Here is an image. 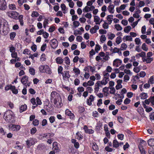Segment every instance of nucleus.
<instances>
[{
  "instance_id": "1",
  "label": "nucleus",
  "mask_w": 154,
  "mask_h": 154,
  "mask_svg": "<svg viewBox=\"0 0 154 154\" xmlns=\"http://www.w3.org/2000/svg\"><path fill=\"white\" fill-rule=\"evenodd\" d=\"M10 29L8 22L5 20L0 21V32L2 31V35L5 36L7 35Z\"/></svg>"
},
{
  "instance_id": "2",
  "label": "nucleus",
  "mask_w": 154,
  "mask_h": 154,
  "mask_svg": "<svg viewBox=\"0 0 154 154\" xmlns=\"http://www.w3.org/2000/svg\"><path fill=\"white\" fill-rule=\"evenodd\" d=\"M14 113L11 110H8L6 111L4 115V118L8 122H11V119L13 117Z\"/></svg>"
},
{
  "instance_id": "3",
  "label": "nucleus",
  "mask_w": 154,
  "mask_h": 154,
  "mask_svg": "<svg viewBox=\"0 0 154 154\" xmlns=\"http://www.w3.org/2000/svg\"><path fill=\"white\" fill-rule=\"evenodd\" d=\"M53 101L55 105V107L57 108H60L63 105L62 99L60 96L56 97L53 100Z\"/></svg>"
},
{
  "instance_id": "4",
  "label": "nucleus",
  "mask_w": 154,
  "mask_h": 154,
  "mask_svg": "<svg viewBox=\"0 0 154 154\" xmlns=\"http://www.w3.org/2000/svg\"><path fill=\"white\" fill-rule=\"evenodd\" d=\"M6 14L8 17L13 19H16L17 18L19 14L15 11H12L7 12Z\"/></svg>"
},
{
  "instance_id": "5",
  "label": "nucleus",
  "mask_w": 154,
  "mask_h": 154,
  "mask_svg": "<svg viewBox=\"0 0 154 154\" xmlns=\"http://www.w3.org/2000/svg\"><path fill=\"white\" fill-rule=\"evenodd\" d=\"M36 139L33 138H30L26 141V144L28 148L30 147L35 143V140Z\"/></svg>"
},
{
  "instance_id": "6",
  "label": "nucleus",
  "mask_w": 154,
  "mask_h": 154,
  "mask_svg": "<svg viewBox=\"0 0 154 154\" xmlns=\"http://www.w3.org/2000/svg\"><path fill=\"white\" fill-rule=\"evenodd\" d=\"M9 128L13 131H17L20 129L21 127L19 125L11 124L9 126Z\"/></svg>"
},
{
  "instance_id": "7",
  "label": "nucleus",
  "mask_w": 154,
  "mask_h": 154,
  "mask_svg": "<svg viewBox=\"0 0 154 154\" xmlns=\"http://www.w3.org/2000/svg\"><path fill=\"white\" fill-rule=\"evenodd\" d=\"M7 8V3L5 0H0V10H5Z\"/></svg>"
},
{
  "instance_id": "8",
  "label": "nucleus",
  "mask_w": 154,
  "mask_h": 154,
  "mask_svg": "<svg viewBox=\"0 0 154 154\" xmlns=\"http://www.w3.org/2000/svg\"><path fill=\"white\" fill-rule=\"evenodd\" d=\"M50 44L52 48L54 49L56 48L58 45V42L56 39H53L51 40Z\"/></svg>"
},
{
  "instance_id": "9",
  "label": "nucleus",
  "mask_w": 154,
  "mask_h": 154,
  "mask_svg": "<svg viewBox=\"0 0 154 154\" xmlns=\"http://www.w3.org/2000/svg\"><path fill=\"white\" fill-rule=\"evenodd\" d=\"M59 94L57 93L56 91H53L51 93L50 101L51 103L53 102V100L56 98V97H60Z\"/></svg>"
},
{
  "instance_id": "10",
  "label": "nucleus",
  "mask_w": 154,
  "mask_h": 154,
  "mask_svg": "<svg viewBox=\"0 0 154 154\" xmlns=\"http://www.w3.org/2000/svg\"><path fill=\"white\" fill-rule=\"evenodd\" d=\"M54 134L53 133H47L43 134L42 137L43 138H46L48 140L52 138L54 136Z\"/></svg>"
},
{
  "instance_id": "11",
  "label": "nucleus",
  "mask_w": 154,
  "mask_h": 154,
  "mask_svg": "<svg viewBox=\"0 0 154 154\" xmlns=\"http://www.w3.org/2000/svg\"><path fill=\"white\" fill-rule=\"evenodd\" d=\"M65 113L66 115L69 116L71 119H72L74 117V114L72 113L68 109H66L65 111Z\"/></svg>"
},
{
  "instance_id": "12",
  "label": "nucleus",
  "mask_w": 154,
  "mask_h": 154,
  "mask_svg": "<svg viewBox=\"0 0 154 154\" xmlns=\"http://www.w3.org/2000/svg\"><path fill=\"white\" fill-rule=\"evenodd\" d=\"M119 65L121 64L122 63V61L119 59H116L113 61V64L114 66L118 67L119 66Z\"/></svg>"
},
{
  "instance_id": "13",
  "label": "nucleus",
  "mask_w": 154,
  "mask_h": 154,
  "mask_svg": "<svg viewBox=\"0 0 154 154\" xmlns=\"http://www.w3.org/2000/svg\"><path fill=\"white\" fill-rule=\"evenodd\" d=\"M83 129L84 130L86 133L92 134L94 133V131L92 129H88V127L86 125H85Z\"/></svg>"
},
{
  "instance_id": "14",
  "label": "nucleus",
  "mask_w": 154,
  "mask_h": 154,
  "mask_svg": "<svg viewBox=\"0 0 154 154\" xmlns=\"http://www.w3.org/2000/svg\"><path fill=\"white\" fill-rule=\"evenodd\" d=\"M28 77L26 75L23 76L21 79V81L23 85H26L28 81Z\"/></svg>"
},
{
  "instance_id": "15",
  "label": "nucleus",
  "mask_w": 154,
  "mask_h": 154,
  "mask_svg": "<svg viewBox=\"0 0 154 154\" xmlns=\"http://www.w3.org/2000/svg\"><path fill=\"white\" fill-rule=\"evenodd\" d=\"M109 81V77H104L103 80L100 82V83L102 85H105Z\"/></svg>"
},
{
  "instance_id": "16",
  "label": "nucleus",
  "mask_w": 154,
  "mask_h": 154,
  "mask_svg": "<svg viewBox=\"0 0 154 154\" xmlns=\"http://www.w3.org/2000/svg\"><path fill=\"white\" fill-rule=\"evenodd\" d=\"M27 108V105L24 104V105H22L20 107V113L26 110Z\"/></svg>"
},
{
  "instance_id": "17",
  "label": "nucleus",
  "mask_w": 154,
  "mask_h": 154,
  "mask_svg": "<svg viewBox=\"0 0 154 154\" xmlns=\"http://www.w3.org/2000/svg\"><path fill=\"white\" fill-rule=\"evenodd\" d=\"M114 5H110L108 7V10L110 13L113 14L114 13Z\"/></svg>"
},
{
  "instance_id": "18",
  "label": "nucleus",
  "mask_w": 154,
  "mask_h": 154,
  "mask_svg": "<svg viewBox=\"0 0 154 154\" xmlns=\"http://www.w3.org/2000/svg\"><path fill=\"white\" fill-rule=\"evenodd\" d=\"M62 76L63 78H65L66 79H68L71 76L69 74V71L67 70L64 71L63 75H62Z\"/></svg>"
},
{
  "instance_id": "19",
  "label": "nucleus",
  "mask_w": 154,
  "mask_h": 154,
  "mask_svg": "<svg viewBox=\"0 0 154 154\" xmlns=\"http://www.w3.org/2000/svg\"><path fill=\"white\" fill-rule=\"evenodd\" d=\"M139 149L141 154H146L145 151L141 144H139L138 146Z\"/></svg>"
},
{
  "instance_id": "20",
  "label": "nucleus",
  "mask_w": 154,
  "mask_h": 154,
  "mask_svg": "<svg viewBox=\"0 0 154 154\" xmlns=\"http://www.w3.org/2000/svg\"><path fill=\"white\" fill-rule=\"evenodd\" d=\"M100 85H99V81H97L95 85L94 92L97 93L99 89Z\"/></svg>"
},
{
  "instance_id": "21",
  "label": "nucleus",
  "mask_w": 154,
  "mask_h": 154,
  "mask_svg": "<svg viewBox=\"0 0 154 154\" xmlns=\"http://www.w3.org/2000/svg\"><path fill=\"white\" fill-rule=\"evenodd\" d=\"M102 126V123L99 121L97 123V125L96 126V129L97 131H99L100 129V128Z\"/></svg>"
},
{
  "instance_id": "22",
  "label": "nucleus",
  "mask_w": 154,
  "mask_h": 154,
  "mask_svg": "<svg viewBox=\"0 0 154 154\" xmlns=\"http://www.w3.org/2000/svg\"><path fill=\"white\" fill-rule=\"evenodd\" d=\"M56 63L59 64H62L63 62V59L60 57H57L56 59Z\"/></svg>"
},
{
  "instance_id": "23",
  "label": "nucleus",
  "mask_w": 154,
  "mask_h": 154,
  "mask_svg": "<svg viewBox=\"0 0 154 154\" xmlns=\"http://www.w3.org/2000/svg\"><path fill=\"white\" fill-rule=\"evenodd\" d=\"M100 18L97 16H94V21L96 23V24L100 25V22H99Z\"/></svg>"
},
{
  "instance_id": "24",
  "label": "nucleus",
  "mask_w": 154,
  "mask_h": 154,
  "mask_svg": "<svg viewBox=\"0 0 154 154\" xmlns=\"http://www.w3.org/2000/svg\"><path fill=\"white\" fill-rule=\"evenodd\" d=\"M112 144L113 147L117 148L119 146V143L116 140H113Z\"/></svg>"
},
{
  "instance_id": "25",
  "label": "nucleus",
  "mask_w": 154,
  "mask_h": 154,
  "mask_svg": "<svg viewBox=\"0 0 154 154\" xmlns=\"http://www.w3.org/2000/svg\"><path fill=\"white\" fill-rule=\"evenodd\" d=\"M75 138L79 140H81L83 138V136L79 132H77L76 134Z\"/></svg>"
},
{
  "instance_id": "26",
  "label": "nucleus",
  "mask_w": 154,
  "mask_h": 154,
  "mask_svg": "<svg viewBox=\"0 0 154 154\" xmlns=\"http://www.w3.org/2000/svg\"><path fill=\"white\" fill-rule=\"evenodd\" d=\"M46 67V65H41L39 67V71L42 73L45 72V69Z\"/></svg>"
},
{
  "instance_id": "27",
  "label": "nucleus",
  "mask_w": 154,
  "mask_h": 154,
  "mask_svg": "<svg viewBox=\"0 0 154 154\" xmlns=\"http://www.w3.org/2000/svg\"><path fill=\"white\" fill-rule=\"evenodd\" d=\"M140 97L142 99H145L148 97L147 93L143 92L141 93L140 95Z\"/></svg>"
},
{
  "instance_id": "28",
  "label": "nucleus",
  "mask_w": 154,
  "mask_h": 154,
  "mask_svg": "<svg viewBox=\"0 0 154 154\" xmlns=\"http://www.w3.org/2000/svg\"><path fill=\"white\" fill-rule=\"evenodd\" d=\"M122 39L123 40H126V41H132V38L131 37V36L129 35L124 36L123 38Z\"/></svg>"
},
{
  "instance_id": "29",
  "label": "nucleus",
  "mask_w": 154,
  "mask_h": 154,
  "mask_svg": "<svg viewBox=\"0 0 154 154\" xmlns=\"http://www.w3.org/2000/svg\"><path fill=\"white\" fill-rule=\"evenodd\" d=\"M143 62H146V63H150L152 61H153V59L152 58L148 57L146 59H143Z\"/></svg>"
},
{
  "instance_id": "30",
  "label": "nucleus",
  "mask_w": 154,
  "mask_h": 154,
  "mask_svg": "<svg viewBox=\"0 0 154 154\" xmlns=\"http://www.w3.org/2000/svg\"><path fill=\"white\" fill-rule=\"evenodd\" d=\"M73 70L74 72L75 73L76 75H79L80 74V71L78 68H77L75 67H74L73 69Z\"/></svg>"
},
{
  "instance_id": "31",
  "label": "nucleus",
  "mask_w": 154,
  "mask_h": 154,
  "mask_svg": "<svg viewBox=\"0 0 154 154\" xmlns=\"http://www.w3.org/2000/svg\"><path fill=\"white\" fill-rule=\"evenodd\" d=\"M148 143L150 146H154V139H150L148 140Z\"/></svg>"
},
{
  "instance_id": "32",
  "label": "nucleus",
  "mask_w": 154,
  "mask_h": 154,
  "mask_svg": "<svg viewBox=\"0 0 154 154\" xmlns=\"http://www.w3.org/2000/svg\"><path fill=\"white\" fill-rule=\"evenodd\" d=\"M53 149L54 150H57L58 149L57 143L56 142L53 143L52 144Z\"/></svg>"
},
{
  "instance_id": "33",
  "label": "nucleus",
  "mask_w": 154,
  "mask_h": 154,
  "mask_svg": "<svg viewBox=\"0 0 154 154\" xmlns=\"http://www.w3.org/2000/svg\"><path fill=\"white\" fill-rule=\"evenodd\" d=\"M113 15H110L108 16L107 17V19L109 22V24H110L112 23L113 19Z\"/></svg>"
},
{
  "instance_id": "34",
  "label": "nucleus",
  "mask_w": 154,
  "mask_h": 154,
  "mask_svg": "<svg viewBox=\"0 0 154 154\" xmlns=\"http://www.w3.org/2000/svg\"><path fill=\"white\" fill-rule=\"evenodd\" d=\"M45 72H46L47 74H50L51 73V70L49 68V66L48 65H46V67L45 69Z\"/></svg>"
},
{
  "instance_id": "35",
  "label": "nucleus",
  "mask_w": 154,
  "mask_h": 154,
  "mask_svg": "<svg viewBox=\"0 0 154 154\" xmlns=\"http://www.w3.org/2000/svg\"><path fill=\"white\" fill-rule=\"evenodd\" d=\"M23 15H20L18 16V19L19 20L20 24L21 26H23Z\"/></svg>"
},
{
  "instance_id": "36",
  "label": "nucleus",
  "mask_w": 154,
  "mask_h": 154,
  "mask_svg": "<svg viewBox=\"0 0 154 154\" xmlns=\"http://www.w3.org/2000/svg\"><path fill=\"white\" fill-rule=\"evenodd\" d=\"M131 28L130 26H127L125 27L124 29V31L125 32L128 33L129 32L131 29Z\"/></svg>"
},
{
  "instance_id": "37",
  "label": "nucleus",
  "mask_w": 154,
  "mask_h": 154,
  "mask_svg": "<svg viewBox=\"0 0 154 154\" xmlns=\"http://www.w3.org/2000/svg\"><path fill=\"white\" fill-rule=\"evenodd\" d=\"M92 148L94 151H97L98 149V146L95 143H92Z\"/></svg>"
},
{
  "instance_id": "38",
  "label": "nucleus",
  "mask_w": 154,
  "mask_h": 154,
  "mask_svg": "<svg viewBox=\"0 0 154 154\" xmlns=\"http://www.w3.org/2000/svg\"><path fill=\"white\" fill-rule=\"evenodd\" d=\"M16 33L15 32H12L10 33V37L11 40H14V38L16 36Z\"/></svg>"
},
{
  "instance_id": "39",
  "label": "nucleus",
  "mask_w": 154,
  "mask_h": 154,
  "mask_svg": "<svg viewBox=\"0 0 154 154\" xmlns=\"http://www.w3.org/2000/svg\"><path fill=\"white\" fill-rule=\"evenodd\" d=\"M39 15L38 13L36 11H33L32 13L31 16L33 17H35Z\"/></svg>"
},
{
  "instance_id": "40",
  "label": "nucleus",
  "mask_w": 154,
  "mask_h": 154,
  "mask_svg": "<svg viewBox=\"0 0 154 154\" xmlns=\"http://www.w3.org/2000/svg\"><path fill=\"white\" fill-rule=\"evenodd\" d=\"M116 42L117 44H119L122 42V37L120 36L118 37L116 39Z\"/></svg>"
},
{
  "instance_id": "41",
  "label": "nucleus",
  "mask_w": 154,
  "mask_h": 154,
  "mask_svg": "<svg viewBox=\"0 0 154 154\" xmlns=\"http://www.w3.org/2000/svg\"><path fill=\"white\" fill-rule=\"evenodd\" d=\"M63 69V67L61 66H59L58 69V72L59 74L60 73L62 75H63V73L62 72Z\"/></svg>"
},
{
  "instance_id": "42",
  "label": "nucleus",
  "mask_w": 154,
  "mask_h": 154,
  "mask_svg": "<svg viewBox=\"0 0 154 154\" xmlns=\"http://www.w3.org/2000/svg\"><path fill=\"white\" fill-rule=\"evenodd\" d=\"M115 26L116 29L118 31L121 30L122 29V27L119 24H116Z\"/></svg>"
},
{
  "instance_id": "43",
  "label": "nucleus",
  "mask_w": 154,
  "mask_h": 154,
  "mask_svg": "<svg viewBox=\"0 0 154 154\" xmlns=\"http://www.w3.org/2000/svg\"><path fill=\"white\" fill-rule=\"evenodd\" d=\"M127 47V45L125 43H122L121 46V49L122 50H125Z\"/></svg>"
},
{
  "instance_id": "44",
  "label": "nucleus",
  "mask_w": 154,
  "mask_h": 154,
  "mask_svg": "<svg viewBox=\"0 0 154 154\" xmlns=\"http://www.w3.org/2000/svg\"><path fill=\"white\" fill-rule=\"evenodd\" d=\"M29 72L30 74L34 75L35 74V70L33 68H30L29 69Z\"/></svg>"
},
{
  "instance_id": "45",
  "label": "nucleus",
  "mask_w": 154,
  "mask_h": 154,
  "mask_svg": "<svg viewBox=\"0 0 154 154\" xmlns=\"http://www.w3.org/2000/svg\"><path fill=\"white\" fill-rule=\"evenodd\" d=\"M9 8L11 10H15L16 9L15 5L14 4L9 5Z\"/></svg>"
},
{
  "instance_id": "46",
  "label": "nucleus",
  "mask_w": 154,
  "mask_h": 154,
  "mask_svg": "<svg viewBox=\"0 0 154 154\" xmlns=\"http://www.w3.org/2000/svg\"><path fill=\"white\" fill-rule=\"evenodd\" d=\"M49 20L45 18L43 22V27L44 28L46 27V26L48 23Z\"/></svg>"
},
{
  "instance_id": "47",
  "label": "nucleus",
  "mask_w": 154,
  "mask_h": 154,
  "mask_svg": "<svg viewBox=\"0 0 154 154\" xmlns=\"http://www.w3.org/2000/svg\"><path fill=\"white\" fill-rule=\"evenodd\" d=\"M142 48L143 50L146 51L148 50V48L146 47V45L145 43H144L142 44Z\"/></svg>"
},
{
  "instance_id": "48",
  "label": "nucleus",
  "mask_w": 154,
  "mask_h": 154,
  "mask_svg": "<svg viewBox=\"0 0 154 154\" xmlns=\"http://www.w3.org/2000/svg\"><path fill=\"white\" fill-rule=\"evenodd\" d=\"M65 59V63L68 65H69L70 64V62L69 57H66Z\"/></svg>"
},
{
  "instance_id": "49",
  "label": "nucleus",
  "mask_w": 154,
  "mask_h": 154,
  "mask_svg": "<svg viewBox=\"0 0 154 154\" xmlns=\"http://www.w3.org/2000/svg\"><path fill=\"white\" fill-rule=\"evenodd\" d=\"M109 53H108V54H106V55H105V56H104V57L103 58V60H102V61H103V62H105L106 60H108L109 59Z\"/></svg>"
},
{
  "instance_id": "50",
  "label": "nucleus",
  "mask_w": 154,
  "mask_h": 154,
  "mask_svg": "<svg viewBox=\"0 0 154 154\" xmlns=\"http://www.w3.org/2000/svg\"><path fill=\"white\" fill-rule=\"evenodd\" d=\"M106 38L105 35H103L101 36L100 38V41L102 43H103L106 40Z\"/></svg>"
},
{
  "instance_id": "51",
  "label": "nucleus",
  "mask_w": 154,
  "mask_h": 154,
  "mask_svg": "<svg viewBox=\"0 0 154 154\" xmlns=\"http://www.w3.org/2000/svg\"><path fill=\"white\" fill-rule=\"evenodd\" d=\"M36 101L37 103L36 104L37 105H41L42 104V102L39 99V98L38 97L36 98Z\"/></svg>"
},
{
  "instance_id": "52",
  "label": "nucleus",
  "mask_w": 154,
  "mask_h": 154,
  "mask_svg": "<svg viewBox=\"0 0 154 154\" xmlns=\"http://www.w3.org/2000/svg\"><path fill=\"white\" fill-rule=\"evenodd\" d=\"M37 131L36 129L35 128L33 127L30 130V133L32 134H35Z\"/></svg>"
},
{
  "instance_id": "53",
  "label": "nucleus",
  "mask_w": 154,
  "mask_h": 154,
  "mask_svg": "<svg viewBox=\"0 0 154 154\" xmlns=\"http://www.w3.org/2000/svg\"><path fill=\"white\" fill-rule=\"evenodd\" d=\"M32 123L33 125L35 126L38 125L39 124V121L38 119H35L33 121Z\"/></svg>"
},
{
  "instance_id": "54",
  "label": "nucleus",
  "mask_w": 154,
  "mask_h": 154,
  "mask_svg": "<svg viewBox=\"0 0 154 154\" xmlns=\"http://www.w3.org/2000/svg\"><path fill=\"white\" fill-rule=\"evenodd\" d=\"M46 46H47L46 44V43L44 44L41 47V50L42 51H44L45 50V49H46Z\"/></svg>"
},
{
  "instance_id": "55",
  "label": "nucleus",
  "mask_w": 154,
  "mask_h": 154,
  "mask_svg": "<svg viewBox=\"0 0 154 154\" xmlns=\"http://www.w3.org/2000/svg\"><path fill=\"white\" fill-rule=\"evenodd\" d=\"M49 120L50 123H52L55 121V117L54 116H51L49 118Z\"/></svg>"
},
{
  "instance_id": "56",
  "label": "nucleus",
  "mask_w": 154,
  "mask_h": 154,
  "mask_svg": "<svg viewBox=\"0 0 154 154\" xmlns=\"http://www.w3.org/2000/svg\"><path fill=\"white\" fill-rule=\"evenodd\" d=\"M117 137L119 139L122 140L124 139V135L122 134H119L117 135Z\"/></svg>"
},
{
  "instance_id": "57",
  "label": "nucleus",
  "mask_w": 154,
  "mask_h": 154,
  "mask_svg": "<svg viewBox=\"0 0 154 154\" xmlns=\"http://www.w3.org/2000/svg\"><path fill=\"white\" fill-rule=\"evenodd\" d=\"M45 54L43 53L41 55L40 59L42 61H44L45 60L46 58L45 57Z\"/></svg>"
},
{
  "instance_id": "58",
  "label": "nucleus",
  "mask_w": 154,
  "mask_h": 154,
  "mask_svg": "<svg viewBox=\"0 0 154 154\" xmlns=\"http://www.w3.org/2000/svg\"><path fill=\"white\" fill-rule=\"evenodd\" d=\"M79 22L77 21H75L73 22V25L75 28L78 27L79 25Z\"/></svg>"
},
{
  "instance_id": "59",
  "label": "nucleus",
  "mask_w": 154,
  "mask_h": 154,
  "mask_svg": "<svg viewBox=\"0 0 154 154\" xmlns=\"http://www.w3.org/2000/svg\"><path fill=\"white\" fill-rule=\"evenodd\" d=\"M90 11L91 9H90V8L87 6H85V8L83 9V12H88Z\"/></svg>"
},
{
  "instance_id": "60",
  "label": "nucleus",
  "mask_w": 154,
  "mask_h": 154,
  "mask_svg": "<svg viewBox=\"0 0 154 154\" xmlns=\"http://www.w3.org/2000/svg\"><path fill=\"white\" fill-rule=\"evenodd\" d=\"M137 55H139L140 57H145L146 53L142 51L140 53L137 54Z\"/></svg>"
},
{
  "instance_id": "61",
  "label": "nucleus",
  "mask_w": 154,
  "mask_h": 154,
  "mask_svg": "<svg viewBox=\"0 0 154 154\" xmlns=\"http://www.w3.org/2000/svg\"><path fill=\"white\" fill-rule=\"evenodd\" d=\"M110 94H114L116 91V90L114 87H111L110 88Z\"/></svg>"
},
{
  "instance_id": "62",
  "label": "nucleus",
  "mask_w": 154,
  "mask_h": 154,
  "mask_svg": "<svg viewBox=\"0 0 154 154\" xmlns=\"http://www.w3.org/2000/svg\"><path fill=\"white\" fill-rule=\"evenodd\" d=\"M146 27L145 25L143 26L141 28V32L142 34L146 33Z\"/></svg>"
},
{
  "instance_id": "63",
  "label": "nucleus",
  "mask_w": 154,
  "mask_h": 154,
  "mask_svg": "<svg viewBox=\"0 0 154 154\" xmlns=\"http://www.w3.org/2000/svg\"><path fill=\"white\" fill-rule=\"evenodd\" d=\"M29 93L31 94H35L36 93L35 91L32 88H30L29 89Z\"/></svg>"
},
{
  "instance_id": "64",
  "label": "nucleus",
  "mask_w": 154,
  "mask_h": 154,
  "mask_svg": "<svg viewBox=\"0 0 154 154\" xmlns=\"http://www.w3.org/2000/svg\"><path fill=\"white\" fill-rule=\"evenodd\" d=\"M149 99L152 105H154V96L151 97Z\"/></svg>"
}]
</instances>
